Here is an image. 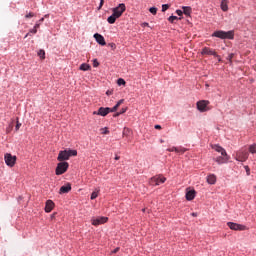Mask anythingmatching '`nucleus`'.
<instances>
[{"label":"nucleus","mask_w":256,"mask_h":256,"mask_svg":"<svg viewBox=\"0 0 256 256\" xmlns=\"http://www.w3.org/2000/svg\"><path fill=\"white\" fill-rule=\"evenodd\" d=\"M124 101H125L124 99L119 100L113 108L100 107L98 109V112H93V115H101V117H107V115H109V113H115V111H117V109H119V107H121V105H123Z\"/></svg>","instance_id":"f257e3e1"},{"label":"nucleus","mask_w":256,"mask_h":256,"mask_svg":"<svg viewBox=\"0 0 256 256\" xmlns=\"http://www.w3.org/2000/svg\"><path fill=\"white\" fill-rule=\"evenodd\" d=\"M71 157H77V150H63L60 151L57 157V161L65 162L69 161V158Z\"/></svg>","instance_id":"f03ea898"},{"label":"nucleus","mask_w":256,"mask_h":256,"mask_svg":"<svg viewBox=\"0 0 256 256\" xmlns=\"http://www.w3.org/2000/svg\"><path fill=\"white\" fill-rule=\"evenodd\" d=\"M67 169H69V162H60L57 164L55 173L56 175H63L67 173Z\"/></svg>","instance_id":"7ed1b4c3"},{"label":"nucleus","mask_w":256,"mask_h":256,"mask_svg":"<svg viewBox=\"0 0 256 256\" xmlns=\"http://www.w3.org/2000/svg\"><path fill=\"white\" fill-rule=\"evenodd\" d=\"M127 10V6L124 3L119 4L117 7L112 9V13L119 19L123 13Z\"/></svg>","instance_id":"20e7f679"},{"label":"nucleus","mask_w":256,"mask_h":256,"mask_svg":"<svg viewBox=\"0 0 256 256\" xmlns=\"http://www.w3.org/2000/svg\"><path fill=\"white\" fill-rule=\"evenodd\" d=\"M4 161L8 167H15V163H17V156L6 153L4 155Z\"/></svg>","instance_id":"39448f33"},{"label":"nucleus","mask_w":256,"mask_h":256,"mask_svg":"<svg viewBox=\"0 0 256 256\" xmlns=\"http://www.w3.org/2000/svg\"><path fill=\"white\" fill-rule=\"evenodd\" d=\"M247 159H249V152H247L246 150L242 149L236 153V161L244 163V161H246Z\"/></svg>","instance_id":"423d86ee"},{"label":"nucleus","mask_w":256,"mask_h":256,"mask_svg":"<svg viewBox=\"0 0 256 256\" xmlns=\"http://www.w3.org/2000/svg\"><path fill=\"white\" fill-rule=\"evenodd\" d=\"M165 181H167V178H165L163 176H154L150 179L149 184L152 186L161 185V184L165 183Z\"/></svg>","instance_id":"0eeeda50"},{"label":"nucleus","mask_w":256,"mask_h":256,"mask_svg":"<svg viewBox=\"0 0 256 256\" xmlns=\"http://www.w3.org/2000/svg\"><path fill=\"white\" fill-rule=\"evenodd\" d=\"M227 225H228L229 229H232V231H246L247 230V226L237 224L234 222H228Z\"/></svg>","instance_id":"6e6552de"},{"label":"nucleus","mask_w":256,"mask_h":256,"mask_svg":"<svg viewBox=\"0 0 256 256\" xmlns=\"http://www.w3.org/2000/svg\"><path fill=\"white\" fill-rule=\"evenodd\" d=\"M91 221L94 227H98V225H103V223H107V221H109V218L101 216L97 218H92Z\"/></svg>","instance_id":"1a4fd4ad"},{"label":"nucleus","mask_w":256,"mask_h":256,"mask_svg":"<svg viewBox=\"0 0 256 256\" xmlns=\"http://www.w3.org/2000/svg\"><path fill=\"white\" fill-rule=\"evenodd\" d=\"M207 105H209V101L207 100H201L197 102V109L198 111H201V113H205V111H208Z\"/></svg>","instance_id":"9d476101"},{"label":"nucleus","mask_w":256,"mask_h":256,"mask_svg":"<svg viewBox=\"0 0 256 256\" xmlns=\"http://www.w3.org/2000/svg\"><path fill=\"white\" fill-rule=\"evenodd\" d=\"M94 39L97 41L99 45H102V46L107 45V42H105V37H103V35L99 33L94 34Z\"/></svg>","instance_id":"9b49d317"},{"label":"nucleus","mask_w":256,"mask_h":256,"mask_svg":"<svg viewBox=\"0 0 256 256\" xmlns=\"http://www.w3.org/2000/svg\"><path fill=\"white\" fill-rule=\"evenodd\" d=\"M53 207H55V203L52 200H48L46 202L45 212L51 213L53 211Z\"/></svg>","instance_id":"f8f14e48"},{"label":"nucleus","mask_w":256,"mask_h":256,"mask_svg":"<svg viewBox=\"0 0 256 256\" xmlns=\"http://www.w3.org/2000/svg\"><path fill=\"white\" fill-rule=\"evenodd\" d=\"M195 195H197V192L195 190H188L186 192V200L193 201V199H195Z\"/></svg>","instance_id":"ddd939ff"},{"label":"nucleus","mask_w":256,"mask_h":256,"mask_svg":"<svg viewBox=\"0 0 256 256\" xmlns=\"http://www.w3.org/2000/svg\"><path fill=\"white\" fill-rule=\"evenodd\" d=\"M71 191V183H67L66 185L62 186L59 190L60 195H63L65 193H69Z\"/></svg>","instance_id":"4468645a"},{"label":"nucleus","mask_w":256,"mask_h":256,"mask_svg":"<svg viewBox=\"0 0 256 256\" xmlns=\"http://www.w3.org/2000/svg\"><path fill=\"white\" fill-rule=\"evenodd\" d=\"M202 55H214V56H216L217 53H215L214 50L209 48V47H204L202 49Z\"/></svg>","instance_id":"2eb2a0df"},{"label":"nucleus","mask_w":256,"mask_h":256,"mask_svg":"<svg viewBox=\"0 0 256 256\" xmlns=\"http://www.w3.org/2000/svg\"><path fill=\"white\" fill-rule=\"evenodd\" d=\"M212 37H218L219 39H225V31H215Z\"/></svg>","instance_id":"dca6fc26"},{"label":"nucleus","mask_w":256,"mask_h":256,"mask_svg":"<svg viewBox=\"0 0 256 256\" xmlns=\"http://www.w3.org/2000/svg\"><path fill=\"white\" fill-rule=\"evenodd\" d=\"M217 181V178L215 177V175L210 174L207 177V183H209V185H215V182Z\"/></svg>","instance_id":"f3484780"},{"label":"nucleus","mask_w":256,"mask_h":256,"mask_svg":"<svg viewBox=\"0 0 256 256\" xmlns=\"http://www.w3.org/2000/svg\"><path fill=\"white\" fill-rule=\"evenodd\" d=\"M212 149H214V151H217L218 153H221V155H225V151L223 150V147L217 144L212 145Z\"/></svg>","instance_id":"a211bd4d"},{"label":"nucleus","mask_w":256,"mask_h":256,"mask_svg":"<svg viewBox=\"0 0 256 256\" xmlns=\"http://www.w3.org/2000/svg\"><path fill=\"white\" fill-rule=\"evenodd\" d=\"M117 19H119L117 16H115L114 13H112V15L110 17H108L107 21L108 23H110V25H113V23H115V21H117Z\"/></svg>","instance_id":"6ab92c4d"},{"label":"nucleus","mask_w":256,"mask_h":256,"mask_svg":"<svg viewBox=\"0 0 256 256\" xmlns=\"http://www.w3.org/2000/svg\"><path fill=\"white\" fill-rule=\"evenodd\" d=\"M235 37V31L230 30L228 32H225V39H233Z\"/></svg>","instance_id":"aec40b11"},{"label":"nucleus","mask_w":256,"mask_h":256,"mask_svg":"<svg viewBox=\"0 0 256 256\" xmlns=\"http://www.w3.org/2000/svg\"><path fill=\"white\" fill-rule=\"evenodd\" d=\"M182 9H183L184 15H187V17H189V15H191V11H192L191 7L184 6V7H182Z\"/></svg>","instance_id":"412c9836"},{"label":"nucleus","mask_w":256,"mask_h":256,"mask_svg":"<svg viewBox=\"0 0 256 256\" xmlns=\"http://www.w3.org/2000/svg\"><path fill=\"white\" fill-rule=\"evenodd\" d=\"M91 69V66L87 63H83L80 65V71H89Z\"/></svg>","instance_id":"4be33fe9"},{"label":"nucleus","mask_w":256,"mask_h":256,"mask_svg":"<svg viewBox=\"0 0 256 256\" xmlns=\"http://www.w3.org/2000/svg\"><path fill=\"white\" fill-rule=\"evenodd\" d=\"M249 153L255 154L256 153V144H252L248 148Z\"/></svg>","instance_id":"5701e85b"},{"label":"nucleus","mask_w":256,"mask_h":256,"mask_svg":"<svg viewBox=\"0 0 256 256\" xmlns=\"http://www.w3.org/2000/svg\"><path fill=\"white\" fill-rule=\"evenodd\" d=\"M179 19H181V18H179V17H177V16H170V17L168 18V21H169L170 23H175L176 21H179Z\"/></svg>","instance_id":"b1692460"},{"label":"nucleus","mask_w":256,"mask_h":256,"mask_svg":"<svg viewBox=\"0 0 256 256\" xmlns=\"http://www.w3.org/2000/svg\"><path fill=\"white\" fill-rule=\"evenodd\" d=\"M129 135H131V129L124 128V130H123V137H129Z\"/></svg>","instance_id":"393cba45"},{"label":"nucleus","mask_w":256,"mask_h":256,"mask_svg":"<svg viewBox=\"0 0 256 256\" xmlns=\"http://www.w3.org/2000/svg\"><path fill=\"white\" fill-rule=\"evenodd\" d=\"M38 57H40V59H45V50H39Z\"/></svg>","instance_id":"a878e982"},{"label":"nucleus","mask_w":256,"mask_h":256,"mask_svg":"<svg viewBox=\"0 0 256 256\" xmlns=\"http://www.w3.org/2000/svg\"><path fill=\"white\" fill-rule=\"evenodd\" d=\"M167 151L171 152H175V153H179V147H172V148H168Z\"/></svg>","instance_id":"bb28decb"},{"label":"nucleus","mask_w":256,"mask_h":256,"mask_svg":"<svg viewBox=\"0 0 256 256\" xmlns=\"http://www.w3.org/2000/svg\"><path fill=\"white\" fill-rule=\"evenodd\" d=\"M217 163H219V165H222V163H225V158H223V156H220L216 159Z\"/></svg>","instance_id":"cd10ccee"},{"label":"nucleus","mask_w":256,"mask_h":256,"mask_svg":"<svg viewBox=\"0 0 256 256\" xmlns=\"http://www.w3.org/2000/svg\"><path fill=\"white\" fill-rule=\"evenodd\" d=\"M37 29H39V24H35L34 28L30 30V33L35 35L37 33Z\"/></svg>","instance_id":"c85d7f7f"},{"label":"nucleus","mask_w":256,"mask_h":256,"mask_svg":"<svg viewBox=\"0 0 256 256\" xmlns=\"http://www.w3.org/2000/svg\"><path fill=\"white\" fill-rule=\"evenodd\" d=\"M187 150L184 147H178V152L180 155H183V153H185Z\"/></svg>","instance_id":"c756f323"},{"label":"nucleus","mask_w":256,"mask_h":256,"mask_svg":"<svg viewBox=\"0 0 256 256\" xmlns=\"http://www.w3.org/2000/svg\"><path fill=\"white\" fill-rule=\"evenodd\" d=\"M150 13H152V15H157V8L156 7H151L149 9Z\"/></svg>","instance_id":"7c9ffc66"},{"label":"nucleus","mask_w":256,"mask_h":256,"mask_svg":"<svg viewBox=\"0 0 256 256\" xmlns=\"http://www.w3.org/2000/svg\"><path fill=\"white\" fill-rule=\"evenodd\" d=\"M15 129L16 131H19V129H21V123L19 122V118H17Z\"/></svg>","instance_id":"2f4dec72"},{"label":"nucleus","mask_w":256,"mask_h":256,"mask_svg":"<svg viewBox=\"0 0 256 256\" xmlns=\"http://www.w3.org/2000/svg\"><path fill=\"white\" fill-rule=\"evenodd\" d=\"M125 79H123V78H119L118 80H117V84L118 85H125Z\"/></svg>","instance_id":"473e14b6"},{"label":"nucleus","mask_w":256,"mask_h":256,"mask_svg":"<svg viewBox=\"0 0 256 256\" xmlns=\"http://www.w3.org/2000/svg\"><path fill=\"white\" fill-rule=\"evenodd\" d=\"M101 133H102V135H108L109 129H107L106 127H105V128H102V129H101Z\"/></svg>","instance_id":"72a5a7b5"},{"label":"nucleus","mask_w":256,"mask_h":256,"mask_svg":"<svg viewBox=\"0 0 256 256\" xmlns=\"http://www.w3.org/2000/svg\"><path fill=\"white\" fill-rule=\"evenodd\" d=\"M97 197H99V193L98 192H92L91 194V199H97Z\"/></svg>","instance_id":"f704fd0d"},{"label":"nucleus","mask_w":256,"mask_h":256,"mask_svg":"<svg viewBox=\"0 0 256 256\" xmlns=\"http://www.w3.org/2000/svg\"><path fill=\"white\" fill-rule=\"evenodd\" d=\"M244 169L246 171V175H251V169L249 168V166H244Z\"/></svg>","instance_id":"c9c22d12"},{"label":"nucleus","mask_w":256,"mask_h":256,"mask_svg":"<svg viewBox=\"0 0 256 256\" xmlns=\"http://www.w3.org/2000/svg\"><path fill=\"white\" fill-rule=\"evenodd\" d=\"M167 9H169V4L162 5V12L163 13H165V11H167Z\"/></svg>","instance_id":"e433bc0d"},{"label":"nucleus","mask_w":256,"mask_h":256,"mask_svg":"<svg viewBox=\"0 0 256 256\" xmlns=\"http://www.w3.org/2000/svg\"><path fill=\"white\" fill-rule=\"evenodd\" d=\"M31 17H35V14L33 12H30L25 16L26 19H31Z\"/></svg>","instance_id":"4c0bfd02"},{"label":"nucleus","mask_w":256,"mask_h":256,"mask_svg":"<svg viewBox=\"0 0 256 256\" xmlns=\"http://www.w3.org/2000/svg\"><path fill=\"white\" fill-rule=\"evenodd\" d=\"M104 4H105V0H100L98 11H100V9L103 7Z\"/></svg>","instance_id":"58836bf2"},{"label":"nucleus","mask_w":256,"mask_h":256,"mask_svg":"<svg viewBox=\"0 0 256 256\" xmlns=\"http://www.w3.org/2000/svg\"><path fill=\"white\" fill-rule=\"evenodd\" d=\"M93 67H99V62L97 61V59H94Z\"/></svg>","instance_id":"ea45409f"},{"label":"nucleus","mask_w":256,"mask_h":256,"mask_svg":"<svg viewBox=\"0 0 256 256\" xmlns=\"http://www.w3.org/2000/svg\"><path fill=\"white\" fill-rule=\"evenodd\" d=\"M233 57H235V54L232 53L228 56L227 60L230 61L231 63V60L233 59Z\"/></svg>","instance_id":"a19ab883"},{"label":"nucleus","mask_w":256,"mask_h":256,"mask_svg":"<svg viewBox=\"0 0 256 256\" xmlns=\"http://www.w3.org/2000/svg\"><path fill=\"white\" fill-rule=\"evenodd\" d=\"M43 21H45V18H41L39 22H36V25H39V27H41V23H43Z\"/></svg>","instance_id":"79ce46f5"},{"label":"nucleus","mask_w":256,"mask_h":256,"mask_svg":"<svg viewBox=\"0 0 256 256\" xmlns=\"http://www.w3.org/2000/svg\"><path fill=\"white\" fill-rule=\"evenodd\" d=\"M221 9L222 11H225V0H222Z\"/></svg>","instance_id":"37998d69"},{"label":"nucleus","mask_w":256,"mask_h":256,"mask_svg":"<svg viewBox=\"0 0 256 256\" xmlns=\"http://www.w3.org/2000/svg\"><path fill=\"white\" fill-rule=\"evenodd\" d=\"M176 14L179 15V17H181V15H183V11L182 10H176Z\"/></svg>","instance_id":"c03bdc74"},{"label":"nucleus","mask_w":256,"mask_h":256,"mask_svg":"<svg viewBox=\"0 0 256 256\" xmlns=\"http://www.w3.org/2000/svg\"><path fill=\"white\" fill-rule=\"evenodd\" d=\"M142 27H149V23L147 22L142 23Z\"/></svg>","instance_id":"a18cd8bd"},{"label":"nucleus","mask_w":256,"mask_h":256,"mask_svg":"<svg viewBox=\"0 0 256 256\" xmlns=\"http://www.w3.org/2000/svg\"><path fill=\"white\" fill-rule=\"evenodd\" d=\"M127 111V108H123L120 112L121 115H123V113H125Z\"/></svg>","instance_id":"49530a36"},{"label":"nucleus","mask_w":256,"mask_h":256,"mask_svg":"<svg viewBox=\"0 0 256 256\" xmlns=\"http://www.w3.org/2000/svg\"><path fill=\"white\" fill-rule=\"evenodd\" d=\"M154 128L155 129H161V125H155Z\"/></svg>","instance_id":"de8ad7c7"},{"label":"nucleus","mask_w":256,"mask_h":256,"mask_svg":"<svg viewBox=\"0 0 256 256\" xmlns=\"http://www.w3.org/2000/svg\"><path fill=\"white\" fill-rule=\"evenodd\" d=\"M112 93H113V92H111V91L108 90V91L106 92V95H112Z\"/></svg>","instance_id":"09e8293b"},{"label":"nucleus","mask_w":256,"mask_h":256,"mask_svg":"<svg viewBox=\"0 0 256 256\" xmlns=\"http://www.w3.org/2000/svg\"><path fill=\"white\" fill-rule=\"evenodd\" d=\"M119 115H121V112L116 113L114 117H119Z\"/></svg>","instance_id":"8fccbe9b"},{"label":"nucleus","mask_w":256,"mask_h":256,"mask_svg":"<svg viewBox=\"0 0 256 256\" xmlns=\"http://www.w3.org/2000/svg\"><path fill=\"white\" fill-rule=\"evenodd\" d=\"M191 215H192V217H197V213L196 212H193Z\"/></svg>","instance_id":"3c124183"},{"label":"nucleus","mask_w":256,"mask_h":256,"mask_svg":"<svg viewBox=\"0 0 256 256\" xmlns=\"http://www.w3.org/2000/svg\"><path fill=\"white\" fill-rule=\"evenodd\" d=\"M117 251H119V248L114 249L113 253H117Z\"/></svg>","instance_id":"603ef678"},{"label":"nucleus","mask_w":256,"mask_h":256,"mask_svg":"<svg viewBox=\"0 0 256 256\" xmlns=\"http://www.w3.org/2000/svg\"><path fill=\"white\" fill-rule=\"evenodd\" d=\"M119 159H120L119 156H116V157H115V160H116V161H119Z\"/></svg>","instance_id":"864d4df0"},{"label":"nucleus","mask_w":256,"mask_h":256,"mask_svg":"<svg viewBox=\"0 0 256 256\" xmlns=\"http://www.w3.org/2000/svg\"><path fill=\"white\" fill-rule=\"evenodd\" d=\"M27 37H29V33L25 35V39H27Z\"/></svg>","instance_id":"5fc2aeb1"},{"label":"nucleus","mask_w":256,"mask_h":256,"mask_svg":"<svg viewBox=\"0 0 256 256\" xmlns=\"http://www.w3.org/2000/svg\"><path fill=\"white\" fill-rule=\"evenodd\" d=\"M225 158L227 159V153H225Z\"/></svg>","instance_id":"6e6d98bb"},{"label":"nucleus","mask_w":256,"mask_h":256,"mask_svg":"<svg viewBox=\"0 0 256 256\" xmlns=\"http://www.w3.org/2000/svg\"><path fill=\"white\" fill-rule=\"evenodd\" d=\"M225 11H227V6H225Z\"/></svg>","instance_id":"4d7b16f0"},{"label":"nucleus","mask_w":256,"mask_h":256,"mask_svg":"<svg viewBox=\"0 0 256 256\" xmlns=\"http://www.w3.org/2000/svg\"><path fill=\"white\" fill-rule=\"evenodd\" d=\"M45 17H49V15H48V14H46V15H45Z\"/></svg>","instance_id":"13d9d810"},{"label":"nucleus","mask_w":256,"mask_h":256,"mask_svg":"<svg viewBox=\"0 0 256 256\" xmlns=\"http://www.w3.org/2000/svg\"><path fill=\"white\" fill-rule=\"evenodd\" d=\"M254 189H256V186H254Z\"/></svg>","instance_id":"bf43d9fd"}]
</instances>
